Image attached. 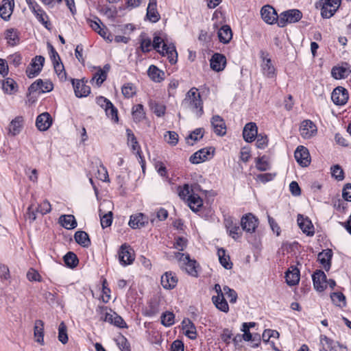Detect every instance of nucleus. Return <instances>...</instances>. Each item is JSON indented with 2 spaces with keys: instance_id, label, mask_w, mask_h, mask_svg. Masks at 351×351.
I'll list each match as a JSON object with an SVG mask.
<instances>
[{
  "instance_id": "f257e3e1",
  "label": "nucleus",
  "mask_w": 351,
  "mask_h": 351,
  "mask_svg": "<svg viewBox=\"0 0 351 351\" xmlns=\"http://www.w3.org/2000/svg\"><path fill=\"white\" fill-rule=\"evenodd\" d=\"M213 289L217 293V295L212 297L213 304L219 310L227 313L229 310V306L224 296L226 295L229 299L230 303H235L237 300V292L228 286H224L223 289H221L219 284H216Z\"/></svg>"
},
{
  "instance_id": "f03ea898",
  "label": "nucleus",
  "mask_w": 351,
  "mask_h": 351,
  "mask_svg": "<svg viewBox=\"0 0 351 351\" xmlns=\"http://www.w3.org/2000/svg\"><path fill=\"white\" fill-rule=\"evenodd\" d=\"M184 110H190L199 117L203 114V106L201 96L195 88H191L181 104Z\"/></svg>"
},
{
  "instance_id": "7ed1b4c3",
  "label": "nucleus",
  "mask_w": 351,
  "mask_h": 351,
  "mask_svg": "<svg viewBox=\"0 0 351 351\" xmlns=\"http://www.w3.org/2000/svg\"><path fill=\"white\" fill-rule=\"evenodd\" d=\"M176 258L180 263V266L184 269L189 274L196 276L197 271L196 270V261L191 260L189 254L178 252Z\"/></svg>"
},
{
  "instance_id": "20e7f679",
  "label": "nucleus",
  "mask_w": 351,
  "mask_h": 351,
  "mask_svg": "<svg viewBox=\"0 0 351 351\" xmlns=\"http://www.w3.org/2000/svg\"><path fill=\"white\" fill-rule=\"evenodd\" d=\"M302 17V12L298 10H289L282 12L278 20V25L284 27L287 23H293L299 21Z\"/></svg>"
},
{
  "instance_id": "39448f33",
  "label": "nucleus",
  "mask_w": 351,
  "mask_h": 351,
  "mask_svg": "<svg viewBox=\"0 0 351 351\" xmlns=\"http://www.w3.org/2000/svg\"><path fill=\"white\" fill-rule=\"evenodd\" d=\"M261 69L263 75L269 78H272L276 75V69L272 63L269 53L266 51H261Z\"/></svg>"
},
{
  "instance_id": "423d86ee",
  "label": "nucleus",
  "mask_w": 351,
  "mask_h": 351,
  "mask_svg": "<svg viewBox=\"0 0 351 351\" xmlns=\"http://www.w3.org/2000/svg\"><path fill=\"white\" fill-rule=\"evenodd\" d=\"M323 5L321 14L323 18L329 19L332 16L341 4V0H322Z\"/></svg>"
},
{
  "instance_id": "0eeeda50",
  "label": "nucleus",
  "mask_w": 351,
  "mask_h": 351,
  "mask_svg": "<svg viewBox=\"0 0 351 351\" xmlns=\"http://www.w3.org/2000/svg\"><path fill=\"white\" fill-rule=\"evenodd\" d=\"M112 207V204L110 201L104 200L99 210L101 225L103 228L109 227L112 222V212L108 210L107 213L103 210L104 208H110Z\"/></svg>"
},
{
  "instance_id": "6e6552de",
  "label": "nucleus",
  "mask_w": 351,
  "mask_h": 351,
  "mask_svg": "<svg viewBox=\"0 0 351 351\" xmlns=\"http://www.w3.org/2000/svg\"><path fill=\"white\" fill-rule=\"evenodd\" d=\"M119 260L123 266L131 265L134 261L133 250L127 244H123L119 251Z\"/></svg>"
},
{
  "instance_id": "1a4fd4ad",
  "label": "nucleus",
  "mask_w": 351,
  "mask_h": 351,
  "mask_svg": "<svg viewBox=\"0 0 351 351\" xmlns=\"http://www.w3.org/2000/svg\"><path fill=\"white\" fill-rule=\"evenodd\" d=\"M53 88V84L50 81H43L42 80L38 79L31 84L28 90L29 93H44L51 91Z\"/></svg>"
},
{
  "instance_id": "9d476101",
  "label": "nucleus",
  "mask_w": 351,
  "mask_h": 351,
  "mask_svg": "<svg viewBox=\"0 0 351 351\" xmlns=\"http://www.w3.org/2000/svg\"><path fill=\"white\" fill-rule=\"evenodd\" d=\"M24 123L25 120L23 117H16L10 121L7 128L8 134L11 136H16L19 135L23 129Z\"/></svg>"
},
{
  "instance_id": "9b49d317",
  "label": "nucleus",
  "mask_w": 351,
  "mask_h": 351,
  "mask_svg": "<svg viewBox=\"0 0 351 351\" xmlns=\"http://www.w3.org/2000/svg\"><path fill=\"white\" fill-rule=\"evenodd\" d=\"M261 14L263 20L267 24H274L276 23L278 24V20L279 16L276 10L271 5H264L261 10Z\"/></svg>"
},
{
  "instance_id": "f8f14e48",
  "label": "nucleus",
  "mask_w": 351,
  "mask_h": 351,
  "mask_svg": "<svg viewBox=\"0 0 351 351\" xmlns=\"http://www.w3.org/2000/svg\"><path fill=\"white\" fill-rule=\"evenodd\" d=\"M126 133H127V136H128V145L131 146L133 152H136V156L140 159V163L141 164V167L143 169V171H144L145 162L143 159V156L141 155V147H140V145L136 140V138L135 137L132 131L130 129H128L126 130Z\"/></svg>"
},
{
  "instance_id": "ddd939ff",
  "label": "nucleus",
  "mask_w": 351,
  "mask_h": 351,
  "mask_svg": "<svg viewBox=\"0 0 351 351\" xmlns=\"http://www.w3.org/2000/svg\"><path fill=\"white\" fill-rule=\"evenodd\" d=\"M294 156L296 161L302 167H307L310 165L311 157L306 147L302 145L298 146L295 151Z\"/></svg>"
},
{
  "instance_id": "4468645a",
  "label": "nucleus",
  "mask_w": 351,
  "mask_h": 351,
  "mask_svg": "<svg viewBox=\"0 0 351 351\" xmlns=\"http://www.w3.org/2000/svg\"><path fill=\"white\" fill-rule=\"evenodd\" d=\"M348 97V90L342 86L335 88L331 95V99L335 104L338 106L344 105Z\"/></svg>"
},
{
  "instance_id": "2eb2a0df",
  "label": "nucleus",
  "mask_w": 351,
  "mask_h": 351,
  "mask_svg": "<svg viewBox=\"0 0 351 351\" xmlns=\"http://www.w3.org/2000/svg\"><path fill=\"white\" fill-rule=\"evenodd\" d=\"M313 286L315 290L322 292L327 287V278L325 273L322 270H317L312 275Z\"/></svg>"
},
{
  "instance_id": "dca6fc26",
  "label": "nucleus",
  "mask_w": 351,
  "mask_h": 351,
  "mask_svg": "<svg viewBox=\"0 0 351 351\" xmlns=\"http://www.w3.org/2000/svg\"><path fill=\"white\" fill-rule=\"evenodd\" d=\"M301 136L306 139L311 138L317 133V127L311 120H304L300 127Z\"/></svg>"
},
{
  "instance_id": "f3484780",
  "label": "nucleus",
  "mask_w": 351,
  "mask_h": 351,
  "mask_svg": "<svg viewBox=\"0 0 351 351\" xmlns=\"http://www.w3.org/2000/svg\"><path fill=\"white\" fill-rule=\"evenodd\" d=\"M226 65V58L224 55L219 53H214L210 60V68L216 71H222Z\"/></svg>"
},
{
  "instance_id": "a211bd4d",
  "label": "nucleus",
  "mask_w": 351,
  "mask_h": 351,
  "mask_svg": "<svg viewBox=\"0 0 351 351\" xmlns=\"http://www.w3.org/2000/svg\"><path fill=\"white\" fill-rule=\"evenodd\" d=\"M241 225L243 230L252 233L258 226V219L252 214L249 213L241 218Z\"/></svg>"
},
{
  "instance_id": "6ab92c4d",
  "label": "nucleus",
  "mask_w": 351,
  "mask_h": 351,
  "mask_svg": "<svg viewBox=\"0 0 351 351\" xmlns=\"http://www.w3.org/2000/svg\"><path fill=\"white\" fill-rule=\"evenodd\" d=\"M297 222L302 231L308 236L314 234V226L308 217L299 214L297 217Z\"/></svg>"
},
{
  "instance_id": "aec40b11",
  "label": "nucleus",
  "mask_w": 351,
  "mask_h": 351,
  "mask_svg": "<svg viewBox=\"0 0 351 351\" xmlns=\"http://www.w3.org/2000/svg\"><path fill=\"white\" fill-rule=\"evenodd\" d=\"M211 125L214 132L220 136H223L226 134V126L224 120L219 115H215L210 120Z\"/></svg>"
},
{
  "instance_id": "412c9836",
  "label": "nucleus",
  "mask_w": 351,
  "mask_h": 351,
  "mask_svg": "<svg viewBox=\"0 0 351 351\" xmlns=\"http://www.w3.org/2000/svg\"><path fill=\"white\" fill-rule=\"evenodd\" d=\"M159 53L163 56H167L171 64H176L178 60V53L173 45L164 43Z\"/></svg>"
},
{
  "instance_id": "4be33fe9",
  "label": "nucleus",
  "mask_w": 351,
  "mask_h": 351,
  "mask_svg": "<svg viewBox=\"0 0 351 351\" xmlns=\"http://www.w3.org/2000/svg\"><path fill=\"white\" fill-rule=\"evenodd\" d=\"M214 152L212 147L203 148L190 157V162L193 164H199L205 161L209 155Z\"/></svg>"
},
{
  "instance_id": "5701e85b",
  "label": "nucleus",
  "mask_w": 351,
  "mask_h": 351,
  "mask_svg": "<svg viewBox=\"0 0 351 351\" xmlns=\"http://www.w3.org/2000/svg\"><path fill=\"white\" fill-rule=\"evenodd\" d=\"M14 8V0H3L0 5V16L4 21H8L13 12Z\"/></svg>"
},
{
  "instance_id": "b1692460",
  "label": "nucleus",
  "mask_w": 351,
  "mask_h": 351,
  "mask_svg": "<svg viewBox=\"0 0 351 351\" xmlns=\"http://www.w3.org/2000/svg\"><path fill=\"white\" fill-rule=\"evenodd\" d=\"M52 123V119L48 112L38 115L36 120V125L40 131H46Z\"/></svg>"
},
{
  "instance_id": "393cba45",
  "label": "nucleus",
  "mask_w": 351,
  "mask_h": 351,
  "mask_svg": "<svg viewBox=\"0 0 351 351\" xmlns=\"http://www.w3.org/2000/svg\"><path fill=\"white\" fill-rule=\"evenodd\" d=\"M148 223V217L143 213H137L130 216L129 226L133 228H141Z\"/></svg>"
},
{
  "instance_id": "a878e982",
  "label": "nucleus",
  "mask_w": 351,
  "mask_h": 351,
  "mask_svg": "<svg viewBox=\"0 0 351 351\" xmlns=\"http://www.w3.org/2000/svg\"><path fill=\"white\" fill-rule=\"evenodd\" d=\"M72 83L77 97H86L90 93V88L86 85L84 81L72 80Z\"/></svg>"
},
{
  "instance_id": "bb28decb",
  "label": "nucleus",
  "mask_w": 351,
  "mask_h": 351,
  "mask_svg": "<svg viewBox=\"0 0 351 351\" xmlns=\"http://www.w3.org/2000/svg\"><path fill=\"white\" fill-rule=\"evenodd\" d=\"M257 136V126L256 123L252 122L247 123L243 131L244 140L247 142H252Z\"/></svg>"
},
{
  "instance_id": "cd10ccee",
  "label": "nucleus",
  "mask_w": 351,
  "mask_h": 351,
  "mask_svg": "<svg viewBox=\"0 0 351 351\" xmlns=\"http://www.w3.org/2000/svg\"><path fill=\"white\" fill-rule=\"evenodd\" d=\"M178 282L176 276L171 271L166 272L161 276V285L166 289L174 288Z\"/></svg>"
},
{
  "instance_id": "c85d7f7f",
  "label": "nucleus",
  "mask_w": 351,
  "mask_h": 351,
  "mask_svg": "<svg viewBox=\"0 0 351 351\" xmlns=\"http://www.w3.org/2000/svg\"><path fill=\"white\" fill-rule=\"evenodd\" d=\"M156 7V0H149V4L147 8V17L153 23H156L160 19V14L157 11Z\"/></svg>"
},
{
  "instance_id": "c756f323",
  "label": "nucleus",
  "mask_w": 351,
  "mask_h": 351,
  "mask_svg": "<svg viewBox=\"0 0 351 351\" xmlns=\"http://www.w3.org/2000/svg\"><path fill=\"white\" fill-rule=\"evenodd\" d=\"M59 223L66 229L72 230L77 227V221L72 215H62L59 218Z\"/></svg>"
},
{
  "instance_id": "7c9ffc66",
  "label": "nucleus",
  "mask_w": 351,
  "mask_h": 351,
  "mask_svg": "<svg viewBox=\"0 0 351 351\" xmlns=\"http://www.w3.org/2000/svg\"><path fill=\"white\" fill-rule=\"evenodd\" d=\"M218 38L221 43H229L232 38V32L230 26L223 25L218 31Z\"/></svg>"
},
{
  "instance_id": "2f4dec72",
  "label": "nucleus",
  "mask_w": 351,
  "mask_h": 351,
  "mask_svg": "<svg viewBox=\"0 0 351 351\" xmlns=\"http://www.w3.org/2000/svg\"><path fill=\"white\" fill-rule=\"evenodd\" d=\"M350 73V68L345 66H334L331 70L332 76L337 80L346 78Z\"/></svg>"
},
{
  "instance_id": "473e14b6",
  "label": "nucleus",
  "mask_w": 351,
  "mask_h": 351,
  "mask_svg": "<svg viewBox=\"0 0 351 351\" xmlns=\"http://www.w3.org/2000/svg\"><path fill=\"white\" fill-rule=\"evenodd\" d=\"M147 73L149 77L156 82H160L165 78V73L154 65L149 67Z\"/></svg>"
},
{
  "instance_id": "72a5a7b5",
  "label": "nucleus",
  "mask_w": 351,
  "mask_h": 351,
  "mask_svg": "<svg viewBox=\"0 0 351 351\" xmlns=\"http://www.w3.org/2000/svg\"><path fill=\"white\" fill-rule=\"evenodd\" d=\"M331 258L332 251L330 250H324L318 254V261L326 271L329 270L330 267Z\"/></svg>"
},
{
  "instance_id": "f704fd0d",
  "label": "nucleus",
  "mask_w": 351,
  "mask_h": 351,
  "mask_svg": "<svg viewBox=\"0 0 351 351\" xmlns=\"http://www.w3.org/2000/svg\"><path fill=\"white\" fill-rule=\"evenodd\" d=\"M187 202L191 209L197 212L203 205V201L200 197L196 194H191L187 198Z\"/></svg>"
},
{
  "instance_id": "c9c22d12",
  "label": "nucleus",
  "mask_w": 351,
  "mask_h": 351,
  "mask_svg": "<svg viewBox=\"0 0 351 351\" xmlns=\"http://www.w3.org/2000/svg\"><path fill=\"white\" fill-rule=\"evenodd\" d=\"M74 238L75 241L84 247H88L90 245L88 234L84 231H77Z\"/></svg>"
},
{
  "instance_id": "e433bc0d",
  "label": "nucleus",
  "mask_w": 351,
  "mask_h": 351,
  "mask_svg": "<svg viewBox=\"0 0 351 351\" xmlns=\"http://www.w3.org/2000/svg\"><path fill=\"white\" fill-rule=\"evenodd\" d=\"M286 282L290 286L297 285L300 281V271L295 268L292 271H288L285 276Z\"/></svg>"
},
{
  "instance_id": "4c0bfd02",
  "label": "nucleus",
  "mask_w": 351,
  "mask_h": 351,
  "mask_svg": "<svg viewBox=\"0 0 351 351\" xmlns=\"http://www.w3.org/2000/svg\"><path fill=\"white\" fill-rule=\"evenodd\" d=\"M132 115L135 122L138 123L143 121L145 118L143 106L142 104L134 106L132 109Z\"/></svg>"
},
{
  "instance_id": "58836bf2",
  "label": "nucleus",
  "mask_w": 351,
  "mask_h": 351,
  "mask_svg": "<svg viewBox=\"0 0 351 351\" xmlns=\"http://www.w3.org/2000/svg\"><path fill=\"white\" fill-rule=\"evenodd\" d=\"M320 343L322 345L321 349H327L328 351H337L336 346L338 342H335L333 340L329 339L325 335L320 336Z\"/></svg>"
},
{
  "instance_id": "ea45409f",
  "label": "nucleus",
  "mask_w": 351,
  "mask_h": 351,
  "mask_svg": "<svg viewBox=\"0 0 351 351\" xmlns=\"http://www.w3.org/2000/svg\"><path fill=\"white\" fill-rule=\"evenodd\" d=\"M226 226L229 232V235L234 240L241 237V231L239 227L237 224H234L232 221L227 220Z\"/></svg>"
},
{
  "instance_id": "a19ab883",
  "label": "nucleus",
  "mask_w": 351,
  "mask_h": 351,
  "mask_svg": "<svg viewBox=\"0 0 351 351\" xmlns=\"http://www.w3.org/2000/svg\"><path fill=\"white\" fill-rule=\"evenodd\" d=\"M168 215V211L166 209L160 208L156 213L151 215L150 221L152 225H154L157 221H161L165 220L167 218Z\"/></svg>"
},
{
  "instance_id": "79ce46f5",
  "label": "nucleus",
  "mask_w": 351,
  "mask_h": 351,
  "mask_svg": "<svg viewBox=\"0 0 351 351\" xmlns=\"http://www.w3.org/2000/svg\"><path fill=\"white\" fill-rule=\"evenodd\" d=\"M2 88L5 93L12 94L17 90L16 83L12 78H7L3 81Z\"/></svg>"
},
{
  "instance_id": "37998d69",
  "label": "nucleus",
  "mask_w": 351,
  "mask_h": 351,
  "mask_svg": "<svg viewBox=\"0 0 351 351\" xmlns=\"http://www.w3.org/2000/svg\"><path fill=\"white\" fill-rule=\"evenodd\" d=\"M217 255L219 256V260L221 265L226 268V269H230L232 268V263L230 261L229 256L226 254V251L224 249L221 248L218 250Z\"/></svg>"
},
{
  "instance_id": "c03bdc74",
  "label": "nucleus",
  "mask_w": 351,
  "mask_h": 351,
  "mask_svg": "<svg viewBox=\"0 0 351 351\" xmlns=\"http://www.w3.org/2000/svg\"><path fill=\"white\" fill-rule=\"evenodd\" d=\"M330 298L334 304L339 307H345L346 305V297L341 292H333L330 294Z\"/></svg>"
},
{
  "instance_id": "a18cd8bd",
  "label": "nucleus",
  "mask_w": 351,
  "mask_h": 351,
  "mask_svg": "<svg viewBox=\"0 0 351 351\" xmlns=\"http://www.w3.org/2000/svg\"><path fill=\"white\" fill-rule=\"evenodd\" d=\"M5 38L10 45L14 46L19 43V38L18 32L14 29H9L5 32Z\"/></svg>"
},
{
  "instance_id": "49530a36",
  "label": "nucleus",
  "mask_w": 351,
  "mask_h": 351,
  "mask_svg": "<svg viewBox=\"0 0 351 351\" xmlns=\"http://www.w3.org/2000/svg\"><path fill=\"white\" fill-rule=\"evenodd\" d=\"M114 341L121 351H131L130 343L123 335L119 334Z\"/></svg>"
},
{
  "instance_id": "de8ad7c7",
  "label": "nucleus",
  "mask_w": 351,
  "mask_h": 351,
  "mask_svg": "<svg viewBox=\"0 0 351 351\" xmlns=\"http://www.w3.org/2000/svg\"><path fill=\"white\" fill-rule=\"evenodd\" d=\"M64 261L69 267L73 268L77 266L78 258L73 252H69L64 255Z\"/></svg>"
},
{
  "instance_id": "09e8293b",
  "label": "nucleus",
  "mask_w": 351,
  "mask_h": 351,
  "mask_svg": "<svg viewBox=\"0 0 351 351\" xmlns=\"http://www.w3.org/2000/svg\"><path fill=\"white\" fill-rule=\"evenodd\" d=\"M33 13L39 22H40L47 29H49L47 22L48 16L40 7L36 10V12H33Z\"/></svg>"
},
{
  "instance_id": "8fccbe9b",
  "label": "nucleus",
  "mask_w": 351,
  "mask_h": 351,
  "mask_svg": "<svg viewBox=\"0 0 351 351\" xmlns=\"http://www.w3.org/2000/svg\"><path fill=\"white\" fill-rule=\"evenodd\" d=\"M175 315L173 313L167 311L161 316V323L165 327H169L174 324Z\"/></svg>"
},
{
  "instance_id": "3c124183",
  "label": "nucleus",
  "mask_w": 351,
  "mask_h": 351,
  "mask_svg": "<svg viewBox=\"0 0 351 351\" xmlns=\"http://www.w3.org/2000/svg\"><path fill=\"white\" fill-rule=\"evenodd\" d=\"M243 339L246 341H252L255 343V346H257L261 341V337L258 334L252 335L250 332V330H243Z\"/></svg>"
},
{
  "instance_id": "603ef678",
  "label": "nucleus",
  "mask_w": 351,
  "mask_h": 351,
  "mask_svg": "<svg viewBox=\"0 0 351 351\" xmlns=\"http://www.w3.org/2000/svg\"><path fill=\"white\" fill-rule=\"evenodd\" d=\"M150 106L154 114L158 117H162L165 114L166 107L161 104L158 103H151Z\"/></svg>"
},
{
  "instance_id": "864d4df0",
  "label": "nucleus",
  "mask_w": 351,
  "mask_h": 351,
  "mask_svg": "<svg viewBox=\"0 0 351 351\" xmlns=\"http://www.w3.org/2000/svg\"><path fill=\"white\" fill-rule=\"evenodd\" d=\"M54 70L61 80H66V72L62 62H53Z\"/></svg>"
},
{
  "instance_id": "5fc2aeb1",
  "label": "nucleus",
  "mask_w": 351,
  "mask_h": 351,
  "mask_svg": "<svg viewBox=\"0 0 351 351\" xmlns=\"http://www.w3.org/2000/svg\"><path fill=\"white\" fill-rule=\"evenodd\" d=\"M106 79V74L105 71L101 69L94 75L92 78V81L95 82L97 86H100Z\"/></svg>"
},
{
  "instance_id": "6e6d98bb",
  "label": "nucleus",
  "mask_w": 351,
  "mask_h": 351,
  "mask_svg": "<svg viewBox=\"0 0 351 351\" xmlns=\"http://www.w3.org/2000/svg\"><path fill=\"white\" fill-rule=\"evenodd\" d=\"M51 210V204L47 200H44L38 206V207L36 208V211L40 213L43 215L49 213Z\"/></svg>"
},
{
  "instance_id": "4d7b16f0",
  "label": "nucleus",
  "mask_w": 351,
  "mask_h": 351,
  "mask_svg": "<svg viewBox=\"0 0 351 351\" xmlns=\"http://www.w3.org/2000/svg\"><path fill=\"white\" fill-rule=\"evenodd\" d=\"M256 167L259 171H265L269 169L270 166L269 162L265 160V157L263 156L261 158H257L256 162Z\"/></svg>"
},
{
  "instance_id": "13d9d810",
  "label": "nucleus",
  "mask_w": 351,
  "mask_h": 351,
  "mask_svg": "<svg viewBox=\"0 0 351 351\" xmlns=\"http://www.w3.org/2000/svg\"><path fill=\"white\" fill-rule=\"evenodd\" d=\"M331 173L337 180H342L344 178L343 169L339 165H334L331 167Z\"/></svg>"
},
{
  "instance_id": "bf43d9fd",
  "label": "nucleus",
  "mask_w": 351,
  "mask_h": 351,
  "mask_svg": "<svg viewBox=\"0 0 351 351\" xmlns=\"http://www.w3.org/2000/svg\"><path fill=\"white\" fill-rule=\"evenodd\" d=\"M135 93V88L132 84H127L122 88V93L127 98L132 97Z\"/></svg>"
},
{
  "instance_id": "052dcab7",
  "label": "nucleus",
  "mask_w": 351,
  "mask_h": 351,
  "mask_svg": "<svg viewBox=\"0 0 351 351\" xmlns=\"http://www.w3.org/2000/svg\"><path fill=\"white\" fill-rule=\"evenodd\" d=\"M166 141L172 145H176L178 141V135L176 132L169 131L165 136Z\"/></svg>"
},
{
  "instance_id": "680f3d73",
  "label": "nucleus",
  "mask_w": 351,
  "mask_h": 351,
  "mask_svg": "<svg viewBox=\"0 0 351 351\" xmlns=\"http://www.w3.org/2000/svg\"><path fill=\"white\" fill-rule=\"evenodd\" d=\"M106 115L110 117L112 120L114 121H118V115H117V110L114 106V105L111 103V106H109L105 110Z\"/></svg>"
},
{
  "instance_id": "e2e57ef3",
  "label": "nucleus",
  "mask_w": 351,
  "mask_h": 351,
  "mask_svg": "<svg viewBox=\"0 0 351 351\" xmlns=\"http://www.w3.org/2000/svg\"><path fill=\"white\" fill-rule=\"evenodd\" d=\"M164 43H166L165 42L164 39L161 36H160L158 35L154 36L153 42H152V47L158 52H159V51H161L160 45H162V47Z\"/></svg>"
},
{
  "instance_id": "0e129e2a",
  "label": "nucleus",
  "mask_w": 351,
  "mask_h": 351,
  "mask_svg": "<svg viewBox=\"0 0 351 351\" xmlns=\"http://www.w3.org/2000/svg\"><path fill=\"white\" fill-rule=\"evenodd\" d=\"M187 245V239L184 237H178L174 243V247L179 251H183Z\"/></svg>"
},
{
  "instance_id": "69168bd1",
  "label": "nucleus",
  "mask_w": 351,
  "mask_h": 351,
  "mask_svg": "<svg viewBox=\"0 0 351 351\" xmlns=\"http://www.w3.org/2000/svg\"><path fill=\"white\" fill-rule=\"evenodd\" d=\"M27 278L29 281H37L41 280V276L39 273L34 269H30L27 273Z\"/></svg>"
},
{
  "instance_id": "338daca9",
  "label": "nucleus",
  "mask_w": 351,
  "mask_h": 351,
  "mask_svg": "<svg viewBox=\"0 0 351 351\" xmlns=\"http://www.w3.org/2000/svg\"><path fill=\"white\" fill-rule=\"evenodd\" d=\"M44 62H45L44 57H43L41 56H37L32 60L31 66H32V67H34L35 69H37V68L38 67L39 72H40L42 69Z\"/></svg>"
},
{
  "instance_id": "774afa93",
  "label": "nucleus",
  "mask_w": 351,
  "mask_h": 351,
  "mask_svg": "<svg viewBox=\"0 0 351 351\" xmlns=\"http://www.w3.org/2000/svg\"><path fill=\"white\" fill-rule=\"evenodd\" d=\"M343 198L348 202H351V184H347L342 191Z\"/></svg>"
}]
</instances>
